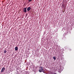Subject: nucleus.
I'll list each match as a JSON object with an SVG mask.
<instances>
[{
    "mask_svg": "<svg viewBox=\"0 0 74 74\" xmlns=\"http://www.w3.org/2000/svg\"><path fill=\"white\" fill-rule=\"evenodd\" d=\"M7 53V51L6 50H5L4 51V53Z\"/></svg>",
    "mask_w": 74,
    "mask_h": 74,
    "instance_id": "6",
    "label": "nucleus"
},
{
    "mask_svg": "<svg viewBox=\"0 0 74 74\" xmlns=\"http://www.w3.org/2000/svg\"><path fill=\"white\" fill-rule=\"evenodd\" d=\"M26 8H24L23 9V12H27V10H26Z\"/></svg>",
    "mask_w": 74,
    "mask_h": 74,
    "instance_id": "2",
    "label": "nucleus"
},
{
    "mask_svg": "<svg viewBox=\"0 0 74 74\" xmlns=\"http://www.w3.org/2000/svg\"><path fill=\"white\" fill-rule=\"evenodd\" d=\"M15 51H17V50H18V47H15Z\"/></svg>",
    "mask_w": 74,
    "mask_h": 74,
    "instance_id": "5",
    "label": "nucleus"
},
{
    "mask_svg": "<svg viewBox=\"0 0 74 74\" xmlns=\"http://www.w3.org/2000/svg\"><path fill=\"white\" fill-rule=\"evenodd\" d=\"M53 59H54V60H56V57H53Z\"/></svg>",
    "mask_w": 74,
    "mask_h": 74,
    "instance_id": "7",
    "label": "nucleus"
},
{
    "mask_svg": "<svg viewBox=\"0 0 74 74\" xmlns=\"http://www.w3.org/2000/svg\"><path fill=\"white\" fill-rule=\"evenodd\" d=\"M39 71L40 73H41V72H42L43 70V68L42 66H40V69L39 70Z\"/></svg>",
    "mask_w": 74,
    "mask_h": 74,
    "instance_id": "1",
    "label": "nucleus"
},
{
    "mask_svg": "<svg viewBox=\"0 0 74 74\" xmlns=\"http://www.w3.org/2000/svg\"><path fill=\"white\" fill-rule=\"evenodd\" d=\"M30 9H31L30 7H28L27 9V11H30Z\"/></svg>",
    "mask_w": 74,
    "mask_h": 74,
    "instance_id": "4",
    "label": "nucleus"
},
{
    "mask_svg": "<svg viewBox=\"0 0 74 74\" xmlns=\"http://www.w3.org/2000/svg\"><path fill=\"white\" fill-rule=\"evenodd\" d=\"M5 68H3L1 70V72H3L5 70Z\"/></svg>",
    "mask_w": 74,
    "mask_h": 74,
    "instance_id": "3",
    "label": "nucleus"
},
{
    "mask_svg": "<svg viewBox=\"0 0 74 74\" xmlns=\"http://www.w3.org/2000/svg\"><path fill=\"white\" fill-rule=\"evenodd\" d=\"M32 0H28L29 1V2H30V1H31Z\"/></svg>",
    "mask_w": 74,
    "mask_h": 74,
    "instance_id": "8",
    "label": "nucleus"
}]
</instances>
